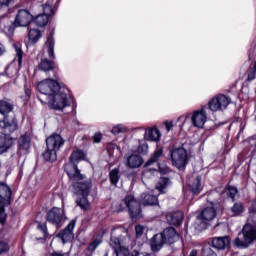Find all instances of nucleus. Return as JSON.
I'll return each mask as SVG.
<instances>
[{
  "mask_svg": "<svg viewBox=\"0 0 256 256\" xmlns=\"http://www.w3.org/2000/svg\"><path fill=\"white\" fill-rule=\"evenodd\" d=\"M83 159H85V153H83V150L77 149L71 153L69 157L70 163H67L64 166V171L67 173L70 181L85 179V175L81 174V171L77 168V163H79V161H83Z\"/></svg>",
  "mask_w": 256,
  "mask_h": 256,
  "instance_id": "nucleus-1",
  "label": "nucleus"
},
{
  "mask_svg": "<svg viewBox=\"0 0 256 256\" xmlns=\"http://www.w3.org/2000/svg\"><path fill=\"white\" fill-rule=\"evenodd\" d=\"M47 149L43 153L45 161L54 163L57 161V151L65 145V140L59 134H53L46 139Z\"/></svg>",
  "mask_w": 256,
  "mask_h": 256,
  "instance_id": "nucleus-2",
  "label": "nucleus"
},
{
  "mask_svg": "<svg viewBox=\"0 0 256 256\" xmlns=\"http://www.w3.org/2000/svg\"><path fill=\"white\" fill-rule=\"evenodd\" d=\"M13 111V103L5 100H0V114L4 116V120H0V128L3 129L5 133H14L17 131V120H7V115Z\"/></svg>",
  "mask_w": 256,
  "mask_h": 256,
  "instance_id": "nucleus-3",
  "label": "nucleus"
},
{
  "mask_svg": "<svg viewBox=\"0 0 256 256\" xmlns=\"http://www.w3.org/2000/svg\"><path fill=\"white\" fill-rule=\"evenodd\" d=\"M37 89L41 93V95H38L40 103H47V100H49L62 88L58 81L53 79H45L38 83Z\"/></svg>",
  "mask_w": 256,
  "mask_h": 256,
  "instance_id": "nucleus-4",
  "label": "nucleus"
},
{
  "mask_svg": "<svg viewBox=\"0 0 256 256\" xmlns=\"http://www.w3.org/2000/svg\"><path fill=\"white\" fill-rule=\"evenodd\" d=\"M170 157L172 161V165L179 169V171H184L189 163L187 158V150L183 147L173 148L170 151Z\"/></svg>",
  "mask_w": 256,
  "mask_h": 256,
  "instance_id": "nucleus-5",
  "label": "nucleus"
},
{
  "mask_svg": "<svg viewBox=\"0 0 256 256\" xmlns=\"http://www.w3.org/2000/svg\"><path fill=\"white\" fill-rule=\"evenodd\" d=\"M46 104L55 111H63L65 107H68L69 102L67 101V93L65 92V88H60L56 94H54L50 99L46 100Z\"/></svg>",
  "mask_w": 256,
  "mask_h": 256,
  "instance_id": "nucleus-6",
  "label": "nucleus"
},
{
  "mask_svg": "<svg viewBox=\"0 0 256 256\" xmlns=\"http://www.w3.org/2000/svg\"><path fill=\"white\" fill-rule=\"evenodd\" d=\"M11 188L9 186H0V223L5 225L7 221V213H5V206L11 205Z\"/></svg>",
  "mask_w": 256,
  "mask_h": 256,
  "instance_id": "nucleus-7",
  "label": "nucleus"
},
{
  "mask_svg": "<svg viewBox=\"0 0 256 256\" xmlns=\"http://www.w3.org/2000/svg\"><path fill=\"white\" fill-rule=\"evenodd\" d=\"M115 229L112 230L110 245L116 256H129V249L125 247V237L115 236Z\"/></svg>",
  "mask_w": 256,
  "mask_h": 256,
  "instance_id": "nucleus-8",
  "label": "nucleus"
},
{
  "mask_svg": "<svg viewBox=\"0 0 256 256\" xmlns=\"http://www.w3.org/2000/svg\"><path fill=\"white\" fill-rule=\"evenodd\" d=\"M70 181L72 183L75 195H78V197H89V193H91V187L93 186L91 179H80Z\"/></svg>",
  "mask_w": 256,
  "mask_h": 256,
  "instance_id": "nucleus-9",
  "label": "nucleus"
},
{
  "mask_svg": "<svg viewBox=\"0 0 256 256\" xmlns=\"http://www.w3.org/2000/svg\"><path fill=\"white\" fill-rule=\"evenodd\" d=\"M124 205L127 207L130 213L131 219H141V204L135 198V196L129 194L123 200Z\"/></svg>",
  "mask_w": 256,
  "mask_h": 256,
  "instance_id": "nucleus-10",
  "label": "nucleus"
},
{
  "mask_svg": "<svg viewBox=\"0 0 256 256\" xmlns=\"http://www.w3.org/2000/svg\"><path fill=\"white\" fill-rule=\"evenodd\" d=\"M230 103L231 98L229 96L218 94L208 102V106L210 111H213L215 113L217 111H224V109H227V107H229Z\"/></svg>",
  "mask_w": 256,
  "mask_h": 256,
  "instance_id": "nucleus-11",
  "label": "nucleus"
},
{
  "mask_svg": "<svg viewBox=\"0 0 256 256\" xmlns=\"http://www.w3.org/2000/svg\"><path fill=\"white\" fill-rule=\"evenodd\" d=\"M214 217H217V212L213 207H207L197 217L198 223H200V229H207V221H213Z\"/></svg>",
  "mask_w": 256,
  "mask_h": 256,
  "instance_id": "nucleus-12",
  "label": "nucleus"
},
{
  "mask_svg": "<svg viewBox=\"0 0 256 256\" xmlns=\"http://www.w3.org/2000/svg\"><path fill=\"white\" fill-rule=\"evenodd\" d=\"M207 122V106H203L200 110L194 111L192 115V125L203 129L205 123Z\"/></svg>",
  "mask_w": 256,
  "mask_h": 256,
  "instance_id": "nucleus-13",
  "label": "nucleus"
},
{
  "mask_svg": "<svg viewBox=\"0 0 256 256\" xmlns=\"http://www.w3.org/2000/svg\"><path fill=\"white\" fill-rule=\"evenodd\" d=\"M65 212L61 208L54 207L48 211L46 221L52 225H61Z\"/></svg>",
  "mask_w": 256,
  "mask_h": 256,
  "instance_id": "nucleus-14",
  "label": "nucleus"
},
{
  "mask_svg": "<svg viewBox=\"0 0 256 256\" xmlns=\"http://www.w3.org/2000/svg\"><path fill=\"white\" fill-rule=\"evenodd\" d=\"M31 21H33V15H31L29 11L19 10L16 15L14 25L15 27H27Z\"/></svg>",
  "mask_w": 256,
  "mask_h": 256,
  "instance_id": "nucleus-15",
  "label": "nucleus"
},
{
  "mask_svg": "<svg viewBox=\"0 0 256 256\" xmlns=\"http://www.w3.org/2000/svg\"><path fill=\"white\" fill-rule=\"evenodd\" d=\"M76 223V220H71L67 227L59 232L58 237H60L63 243H69V241L75 238L73 230L75 229Z\"/></svg>",
  "mask_w": 256,
  "mask_h": 256,
  "instance_id": "nucleus-16",
  "label": "nucleus"
},
{
  "mask_svg": "<svg viewBox=\"0 0 256 256\" xmlns=\"http://www.w3.org/2000/svg\"><path fill=\"white\" fill-rule=\"evenodd\" d=\"M160 234L162 235L166 245H173V243H176V241L179 239V233H177V230H175L173 227L164 229Z\"/></svg>",
  "mask_w": 256,
  "mask_h": 256,
  "instance_id": "nucleus-17",
  "label": "nucleus"
},
{
  "mask_svg": "<svg viewBox=\"0 0 256 256\" xmlns=\"http://www.w3.org/2000/svg\"><path fill=\"white\" fill-rule=\"evenodd\" d=\"M144 163L143 157H141L139 154H132L129 156H126V167L128 169H139Z\"/></svg>",
  "mask_w": 256,
  "mask_h": 256,
  "instance_id": "nucleus-18",
  "label": "nucleus"
},
{
  "mask_svg": "<svg viewBox=\"0 0 256 256\" xmlns=\"http://www.w3.org/2000/svg\"><path fill=\"white\" fill-rule=\"evenodd\" d=\"M187 189L192 193V195H199L203 191V186L201 185V176L192 178L187 184Z\"/></svg>",
  "mask_w": 256,
  "mask_h": 256,
  "instance_id": "nucleus-19",
  "label": "nucleus"
},
{
  "mask_svg": "<svg viewBox=\"0 0 256 256\" xmlns=\"http://www.w3.org/2000/svg\"><path fill=\"white\" fill-rule=\"evenodd\" d=\"M231 245V239L229 236L215 237L212 239V247L219 251L227 249Z\"/></svg>",
  "mask_w": 256,
  "mask_h": 256,
  "instance_id": "nucleus-20",
  "label": "nucleus"
},
{
  "mask_svg": "<svg viewBox=\"0 0 256 256\" xmlns=\"http://www.w3.org/2000/svg\"><path fill=\"white\" fill-rule=\"evenodd\" d=\"M164 245H167V244L165 243V240L161 233L154 235L150 241V247L153 253H157V251H161Z\"/></svg>",
  "mask_w": 256,
  "mask_h": 256,
  "instance_id": "nucleus-21",
  "label": "nucleus"
},
{
  "mask_svg": "<svg viewBox=\"0 0 256 256\" xmlns=\"http://www.w3.org/2000/svg\"><path fill=\"white\" fill-rule=\"evenodd\" d=\"M19 150L22 151L23 155L29 153V149H31V136L25 133L18 140Z\"/></svg>",
  "mask_w": 256,
  "mask_h": 256,
  "instance_id": "nucleus-22",
  "label": "nucleus"
},
{
  "mask_svg": "<svg viewBox=\"0 0 256 256\" xmlns=\"http://www.w3.org/2000/svg\"><path fill=\"white\" fill-rule=\"evenodd\" d=\"M166 220L169 223V225H181L183 223V212L182 211H176V212H169L166 215Z\"/></svg>",
  "mask_w": 256,
  "mask_h": 256,
  "instance_id": "nucleus-23",
  "label": "nucleus"
},
{
  "mask_svg": "<svg viewBox=\"0 0 256 256\" xmlns=\"http://www.w3.org/2000/svg\"><path fill=\"white\" fill-rule=\"evenodd\" d=\"M242 213H245V206L241 202H235L233 206L227 210L229 217H239Z\"/></svg>",
  "mask_w": 256,
  "mask_h": 256,
  "instance_id": "nucleus-24",
  "label": "nucleus"
},
{
  "mask_svg": "<svg viewBox=\"0 0 256 256\" xmlns=\"http://www.w3.org/2000/svg\"><path fill=\"white\" fill-rule=\"evenodd\" d=\"M53 35H55V32H50V34L47 36L46 41L49 59H55V39H53Z\"/></svg>",
  "mask_w": 256,
  "mask_h": 256,
  "instance_id": "nucleus-25",
  "label": "nucleus"
},
{
  "mask_svg": "<svg viewBox=\"0 0 256 256\" xmlns=\"http://www.w3.org/2000/svg\"><path fill=\"white\" fill-rule=\"evenodd\" d=\"M140 202H141L144 206H153V205H157V196L152 195V194L143 193V194L141 195Z\"/></svg>",
  "mask_w": 256,
  "mask_h": 256,
  "instance_id": "nucleus-26",
  "label": "nucleus"
},
{
  "mask_svg": "<svg viewBox=\"0 0 256 256\" xmlns=\"http://www.w3.org/2000/svg\"><path fill=\"white\" fill-rule=\"evenodd\" d=\"M161 132L157 128H149L145 132V139L148 141H159Z\"/></svg>",
  "mask_w": 256,
  "mask_h": 256,
  "instance_id": "nucleus-27",
  "label": "nucleus"
},
{
  "mask_svg": "<svg viewBox=\"0 0 256 256\" xmlns=\"http://www.w3.org/2000/svg\"><path fill=\"white\" fill-rule=\"evenodd\" d=\"M39 69H41V71H44L45 73H47V71H53V69H55V62L45 58L41 60L39 64Z\"/></svg>",
  "mask_w": 256,
  "mask_h": 256,
  "instance_id": "nucleus-28",
  "label": "nucleus"
},
{
  "mask_svg": "<svg viewBox=\"0 0 256 256\" xmlns=\"http://www.w3.org/2000/svg\"><path fill=\"white\" fill-rule=\"evenodd\" d=\"M41 37H43V34L41 33V31H39L37 29L29 30L28 38H29L30 43H32L33 45H35V43H37V41H39V39H41Z\"/></svg>",
  "mask_w": 256,
  "mask_h": 256,
  "instance_id": "nucleus-29",
  "label": "nucleus"
},
{
  "mask_svg": "<svg viewBox=\"0 0 256 256\" xmlns=\"http://www.w3.org/2000/svg\"><path fill=\"white\" fill-rule=\"evenodd\" d=\"M161 157H163V148L157 149L152 154L150 159L146 162V167H149L150 165H153V163H157V161H159V159H161Z\"/></svg>",
  "mask_w": 256,
  "mask_h": 256,
  "instance_id": "nucleus-30",
  "label": "nucleus"
},
{
  "mask_svg": "<svg viewBox=\"0 0 256 256\" xmlns=\"http://www.w3.org/2000/svg\"><path fill=\"white\" fill-rule=\"evenodd\" d=\"M34 23H36L38 27H45V25L49 23V16L46 14H39L35 17Z\"/></svg>",
  "mask_w": 256,
  "mask_h": 256,
  "instance_id": "nucleus-31",
  "label": "nucleus"
},
{
  "mask_svg": "<svg viewBox=\"0 0 256 256\" xmlns=\"http://www.w3.org/2000/svg\"><path fill=\"white\" fill-rule=\"evenodd\" d=\"M169 185H171V180L168 177H162L156 184V189H158V191H160V193H164L163 190L166 187H169Z\"/></svg>",
  "mask_w": 256,
  "mask_h": 256,
  "instance_id": "nucleus-32",
  "label": "nucleus"
},
{
  "mask_svg": "<svg viewBox=\"0 0 256 256\" xmlns=\"http://www.w3.org/2000/svg\"><path fill=\"white\" fill-rule=\"evenodd\" d=\"M77 207L81 208L83 211H87L89 209V200H87V196H80V198L76 199Z\"/></svg>",
  "mask_w": 256,
  "mask_h": 256,
  "instance_id": "nucleus-33",
  "label": "nucleus"
},
{
  "mask_svg": "<svg viewBox=\"0 0 256 256\" xmlns=\"http://www.w3.org/2000/svg\"><path fill=\"white\" fill-rule=\"evenodd\" d=\"M9 147V140H7V137L0 135V155L7 153V151H9Z\"/></svg>",
  "mask_w": 256,
  "mask_h": 256,
  "instance_id": "nucleus-34",
  "label": "nucleus"
},
{
  "mask_svg": "<svg viewBox=\"0 0 256 256\" xmlns=\"http://www.w3.org/2000/svg\"><path fill=\"white\" fill-rule=\"evenodd\" d=\"M53 0H49L44 6H43V15H47V17L53 15L55 13V7L52 3Z\"/></svg>",
  "mask_w": 256,
  "mask_h": 256,
  "instance_id": "nucleus-35",
  "label": "nucleus"
},
{
  "mask_svg": "<svg viewBox=\"0 0 256 256\" xmlns=\"http://www.w3.org/2000/svg\"><path fill=\"white\" fill-rule=\"evenodd\" d=\"M111 185H117L119 183V169L115 168L109 173Z\"/></svg>",
  "mask_w": 256,
  "mask_h": 256,
  "instance_id": "nucleus-36",
  "label": "nucleus"
},
{
  "mask_svg": "<svg viewBox=\"0 0 256 256\" xmlns=\"http://www.w3.org/2000/svg\"><path fill=\"white\" fill-rule=\"evenodd\" d=\"M101 243H103V236H99L98 238L94 239L88 246L87 250L91 251V253H93V251H95V249H97Z\"/></svg>",
  "mask_w": 256,
  "mask_h": 256,
  "instance_id": "nucleus-37",
  "label": "nucleus"
},
{
  "mask_svg": "<svg viewBox=\"0 0 256 256\" xmlns=\"http://www.w3.org/2000/svg\"><path fill=\"white\" fill-rule=\"evenodd\" d=\"M37 228L42 233V237L41 238H37V240L38 241H45L47 239V235H49V233L47 232V224L39 222Z\"/></svg>",
  "mask_w": 256,
  "mask_h": 256,
  "instance_id": "nucleus-38",
  "label": "nucleus"
},
{
  "mask_svg": "<svg viewBox=\"0 0 256 256\" xmlns=\"http://www.w3.org/2000/svg\"><path fill=\"white\" fill-rule=\"evenodd\" d=\"M14 49L16 51V59L18 61V64L21 65V63H23V50L21 49V46H19V44H14Z\"/></svg>",
  "mask_w": 256,
  "mask_h": 256,
  "instance_id": "nucleus-39",
  "label": "nucleus"
},
{
  "mask_svg": "<svg viewBox=\"0 0 256 256\" xmlns=\"http://www.w3.org/2000/svg\"><path fill=\"white\" fill-rule=\"evenodd\" d=\"M127 131V127L123 124L116 125L112 128L113 135H119V133H125Z\"/></svg>",
  "mask_w": 256,
  "mask_h": 256,
  "instance_id": "nucleus-40",
  "label": "nucleus"
},
{
  "mask_svg": "<svg viewBox=\"0 0 256 256\" xmlns=\"http://www.w3.org/2000/svg\"><path fill=\"white\" fill-rule=\"evenodd\" d=\"M226 193L230 199H235V197H237V194L239 193V191L237 190L236 187L228 186L226 189Z\"/></svg>",
  "mask_w": 256,
  "mask_h": 256,
  "instance_id": "nucleus-41",
  "label": "nucleus"
},
{
  "mask_svg": "<svg viewBox=\"0 0 256 256\" xmlns=\"http://www.w3.org/2000/svg\"><path fill=\"white\" fill-rule=\"evenodd\" d=\"M202 255L203 256H217V253H215V251H213L211 246H204L202 248Z\"/></svg>",
  "mask_w": 256,
  "mask_h": 256,
  "instance_id": "nucleus-42",
  "label": "nucleus"
},
{
  "mask_svg": "<svg viewBox=\"0 0 256 256\" xmlns=\"http://www.w3.org/2000/svg\"><path fill=\"white\" fill-rule=\"evenodd\" d=\"M148 149H149V146L147 144H142L138 146L137 153H140V155H146Z\"/></svg>",
  "mask_w": 256,
  "mask_h": 256,
  "instance_id": "nucleus-43",
  "label": "nucleus"
},
{
  "mask_svg": "<svg viewBox=\"0 0 256 256\" xmlns=\"http://www.w3.org/2000/svg\"><path fill=\"white\" fill-rule=\"evenodd\" d=\"M135 231H136V237H141L145 233V226L136 225Z\"/></svg>",
  "mask_w": 256,
  "mask_h": 256,
  "instance_id": "nucleus-44",
  "label": "nucleus"
},
{
  "mask_svg": "<svg viewBox=\"0 0 256 256\" xmlns=\"http://www.w3.org/2000/svg\"><path fill=\"white\" fill-rule=\"evenodd\" d=\"M13 0H0V11H3V9H9V5H11V2Z\"/></svg>",
  "mask_w": 256,
  "mask_h": 256,
  "instance_id": "nucleus-45",
  "label": "nucleus"
},
{
  "mask_svg": "<svg viewBox=\"0 0 256 256\" xmlns=\"http://www.w3.org/2000/svg\"><path fill=\"white\" fill-rule=\"evenodd\" d=\"M9 251V244L7 242L0 241V255L1 253H7Z\"/></svg>",
  "mask_w": 256,
  "mask_h": 256,
  "instance_id": "nucleus-46",
  "label": "nucleus"
},
{
  "mask_svg": "<svg viewBox=\"0 0 256 256\" xmlns=\"http://www.w3.org/2000/svg\"><path fill=\"white\" fill-rule=\"evenodd\" d=\"M255 77H256V69L252 68L251 70L248 71L247 80L253 81V79H255Z\"/></svg>",
  "mask_w": 256,
  "mask_h": 256,
  "instance_id": "nucleus-47",
  "label": "nucleus"
},
{
  "mask_svg": "<svg viewBox=\"0 0 256 256\" xmlns=\"http://www.w3.org/2000/svg\"><path fill=\"white\" fill-rule=\"evenodd\" d=\"M103 138V135L101 133H96L93 136L94 143H101V139Z\"/></svg>",
  "mask_w": 256,
  "mask_h": 256,
  "instance_id": "nucleus-48",
  "label": "nucleus"
},
{
  "mask_svg": "<svg viewBox=\"0 0 256 256\" xmlns=\"http://www.w3.org/2000/svg\"><path fill=\"white\" fill-rule=\"evenodd\" d=\"M164 125L167 131H171V129L173 128V122H165Z\"/></svg>",
  "mask_w": 256,
  "mask_h": 256,
  "instance_id": "nucleus-49",
  "label": "nucleus"
},
{
  "mask_svg": "<svg viewBox=\"0 0 256 256\" xmlns=\"http://www.w3.org/2000/svg\"><path fill=\"white\" fill-rule=\"evenodd\" d=\"M248 59L249 61H253V59H255V50L249 52Z\"/></svg>",
  "mask_w": 256,
  "mask_h": 256,
  "instance_id": "nucleus-50",
  "label": "nucleus"
},
{
  "mask_svg": "<svg viewBox=\"0 0 256 256\" xmlns=\"http://www.w3.org/2000/svg\"><path fill=\"white\" fill-rule=\"evenodd\" d=\"M25 95L26 97H31V88L25 86Z\"/></svg>",
  "mask_w": 256,
  "mask_h": 256,
  "instance_id": "nucleus-51",
  "label": "nucleus"
},
{
  "mask_svg": "<svg viewBox=\"0 0 256 256\" xmlns=\"http://www.w3.org/2000/svg\"><path fill=\"white\" fill-rule=\"evenodd\" d=\"M143 253H139L137 250H134L131 254V256H143Z\"/></svg>",
  "mask_w": 256,
  "mask_h": 256,
  "instance_id": "nucleus-52",
  "label": "nucleus"
},
{
  "mask_svg": "<svg viewBox=\"0 0 256 256\" xmlns=\"http://www.w3.org/2000/svg\"><path fill=\"white\" fill-rule=\"evenodd\" d=\"M5 53V47H3L2 44H0V56Z\"/></svg>",
  "mask_w": 256,
  "mask_h": 256,
  "instance_id": "nucleus-53",
  "label": "nucleus"
},
{
  "mask_svg": "<svg viewBox=\"0 0 256 256\" xmlns=\"http://www.w3.org/2000/svg\"><path fill=\"white\" fill-rule=\"evenodd\" d=\"M51 256H65V255H64V254H61V253L55 252V253H53Z\"/></svg>",
  "mask_w": 256,
  "mask_h": 256,
  "instance_id": "nucleus-54",
  "label": "nucleus"
},
{
  "mask_svg": "<svg viewBox=\"0 0 256 256\" xmlns=\"http://www.w3.org/2000/svg\"><path fill=\"white\" fill-rule=\"evenodd\" d=\"M0 186H2V187H7V185H5V184H3V183H1V182H0Z\"/></svg>",
  "mask_w": 256,
  "mask_h": 256,
  "instance_id": "nucleus-55",
  "label": "nucleus"
},
{
  "mask_svg": "<svg viewBox=\"0 0 256 256\" xmlns=\"http://www.w3.org/2000/svg\"><path fill=\"white\" fill-rule=\"evenodd\" d=\"M143 256H155V255H153V254H143Z\"/></svg>",
  "mask_w": 256,
  "mask_h": 256,
  "instance_id": "nucleus-56",
  "label": "nucleus"
}]
</instances>
